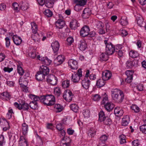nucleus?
<instances>
[{
    "label": "nucleus",
    "instance_id": "10",
    "mask_svg": "<svg viewBox=\"0 0 146 146\" xmlns=\"http://www.w3.org/2000/svg\"><path fill=\"white\" fill-rule=\"evenodd\" d=\"M68 63L69 66L72 69H77L78 68V62L75 60L70 59L68 61Z\"/></svg>",
    "mask_w": 146,
    "mask_h": 146
},
{
    "label": "nucleus",
    "instance_id": "31",
    "mask_svg": "<svg viewBox=\"0 0 146 146\" xmlns=\"http://www.w3.org/2000/svg\"><path fill=\"white\" fill-rule=\"evenodd\" d=\"M45 76L40 72L39 71H38L35 75L36 79L38 81L43 80L44 79Z\"/></svg>",
    "mask_w": 146,
    "mask_h": 146
},
{
    "label": "nucleus",
    "instance_id": "30",
    "mask_svg": "<svg viewBox=\"0 0 146 146\" xmlns=\"http://www.w3.org/2000/svg\"><path fill=\"white\" fill-rule=\"evenodd\" d=\"M114 113L117 116L120 117L123 114V110L119 107H116L114 110Z\"/></svg>",
    "mask_w": 146,
    "mask_h": 146
},
{
    "label": "nucleus",
    "instance_id": "44",
    "mask_svg": "<svg viewBox=\"0 0 146 146\" xmlns=\"http://www.w3.org/2000/svg\"><path fill=\"white\" fill-rule=\"evenodd\" d=\"M48 100L49 104L48 106H51L54 105L55 102V100L54 97L52 95H50V98Z\"/></svg>",
    "mask_w": 146,
    "mask_h": 146
},
{
    "label": "nucleus",
    "instance_id": "58",
    "mask_svg": "<svg viewBox=\"0 0 146 146\" xmlns=\"http://www.w3.org/2000/svg\"><path fill=\"white\" fill-rule=\"evenodd\" d=\"M44 13L45 15L48 17L52 16L53 14L52 12L49 9L45 10L44 12Z\"/></svg>",
    "mask_w": 146,
    "mask_h": 146
},
{
    "label": "nucleus",
    "instance_id": "40",
    "mask_svg": "<svg viewBox=\"0 0 146 146\" xmlns=\"http://www.w3.org/2000/svg\"><path fill=\"white\" fill-rule=\"evenodd\" d=\"M29 98L33 100V102L40 101V96L39 97L37 96L30 94L29 96Z\"/></svg>",
    "mask_w": 146,
    "mask_h": 146
},
{
    "label": "nucleus",
    "instance_id": "46",
    "mask_svg": "<svg viewBox=\"0 0 146 146\" xmlns=\"http://www.w3.org/2000/svg\"><path fill=\"white\" fill-rule=\"evenodd\" d=\"M26 136L24 135H20L19 141V143H28V140Z\"/></svg>",
    "mask_w": 146,
    "mask_h": 146
},
{
    "label": "nucleus",
    "instance_id": "4",
    "mask_svg": "<svg viewBox=\"0 0 146 146\" xmlns=\"http://www.w3.org/2000/svg\"><path fill=\"white\" fill-rule=\"evenodd\" d=\"M14 105L16 108L20 110H23L27 111L29 108V105L24 102L20 104L16 102L14 103Z\"/></svg>",
    "mask_w": 146,
    "mask_h": 146
},
{
    "label": "nucleus",
    "instance_id": "37",
    "mask_svg": "<svg viewBox=\"0 0 146 146\" xmlns=\"http://www.w3.org/2000/svg\"><path fill=\"white\" fill-rule=\"evenodd\" d=\"M121 24L125 26L128 24V21L127 19V18L125 16H123L121 17L120 20Z\"/></svg>",
    "mask_w": 146,
    "mask_h": 146
},
{
    "label": "nucleus",
    "instance_id": "47",
    "mask_svg": "<svg viewBox=\"0 0 146 146\" xmlns=\"http://www.w3.org/2000/svg\"><path fill=\"white\" fill-rule=\"evenodd\" d=\"M121 144H122L126 143L125 136L123 134L120 135L119 137Z\"/></svg>",
    "mask_w": 146,
    "mask_h": 146
},
{
    "label": "nucleus",
    "instance_id": "5",
    "mask_svg": "<svg viewBox=\"0 0 146 146\" xmlns=\"http://www.w3.org/2000/svg\"><path fill=\"white\" fill-rule=\"evenodd\" d=\"M96 29L100 34L102 35L105 33V31L104 27V24L103 23L100 21H97L96 25Z\"/></svg>",
    "mask_w": 146,
    "mask_h": 146
},
{
    "label": "nucleus",
    "instance_id": "33",
    "mask_svg": "<svg viewBox=\"0 0 146 146\" xmlns=\"http://www.w3.org/2000/svg\"><path fill=\"white\" fill-rule=\"evenodd\" d=\"M105 80L102 78L96 81V85L98 87H101L104 85L105 84Z\"/></svg>",
    "mask_w": 146,
    "mask_h": 146
},
{
    "label": "nucleus",
    "instance_id": "45",
    "mask_svg": "<svg viewBox=\"0 0 146 146\" xmlns=\"http://www.w3.org/2000/svg\"><path fill=\"white\" fill-rule=\"evenodd\" d=\"M74 2L76 3L84 6L87 3L86 0H74Z\"/></svg>",
    "mask_w": 146,
    "mask_h": 146
},
{
    "label": "nucleus",
    "instance_id": "49",
    "mask_svg": "<svg viewBox=\"0 0 146 146\" xmlns=\"http://www.w3.org/2000/svg\"><path fill=\"white\" fill-rule=\"evenodd\" d=\"M70 85V81L66 80L63 81L62 83V86L64 88H67Z\"/></svg>",
    "mask_w": 146,
    "mask_h": 146
},
{
    "label": "nucleus",
    "instance_id": "38",
    "mask_svg": "<svg viewBox=\"0 0 146 146\" xmlns=\"http://www.w3.org/2000/svg\"><path fill=\"white\" fill-rule=\"evenodd\" d=\"M96 130L95 129L92 128L88 131V135L91 137H94L96 135Z\"/></svg>",
    "mask_w": 146,
    "mask_h": 146
},
{
    "label": "nucleus",
    "instance_id": "2",
    "mask_svg": "<svg viewBox=\"0 0 146 146\" xmlns=\"http://www.w3.org/2000/svg\"><path fill=\"white\" fill-rule=\"evenodd\" d=\"M71 76L72 81L74 83L78 82L82 76V72L81 69H79L77 72H72Z\"/></svg>",
    "mask_w": 146,
    "mask_h": 146
},
{
    "label": "nucleus",
    "instance_id": "53",
    "mask_svg": "<svg viewBox=\"0 0 146 146\" xmlns=\"http://www.w3.org/2000/svg\"><path fill=\"white\" fill-rule=\"evenodd\" d=\"M131 108L135 113L139 112L140 110L139 108L135 105H132L131 106Z\"/></svg>",
    "mask_w": 146,
    "mask_h": 146
},
{
    "label": "nucleus",
    "instance_id": "64",
    "mask_svg": "<svg viewBox=\"0 0 146 146\" xmlns=\"http://www.w3.org/2000/svg\"><path fill=\"white\" fill-rule=\"evenodd\" d=\"M103 121L104 122V124L107 125H110L111 123V119L108 117H107L106 119H105Z\"/></svg>",
    "mask_w": 146,
    "mask_h": 146
},
{
    "label": "nucleus",
    "instance_id": "21",
    "mask_svg": "<svg viewBox=\"0 0 146 146\" xmlns=\"http://www.w3.org/2000/svg\"><path fill=\"white\" fill-rule=\"evenodd\" d=\"M51 46L54 53L57 52L59 49V44L58 41H55L52 43Z\"/></svg>",
    "mask_w": 146,
    "mask_h": 146
},
{
    "label": "nucleus",
    "instance_id": "52",
    "mask_svg": "<svg viewBox=\"0 0 146 146\" xmlns=\"http://www.w3.org/2000/svg\"><path fill=\"white\" fill-rule=\"evenodd\" d=\"M92 98L95 101H98L100 99L101 96L98 94L92 95Z\"/></svg>",
    "mask_w": 146,
    "mask_h": 146
},
{
    "label": "nucleus",
    "instance_id": "18",
    "mask_svg": "<svg viewBox=\"0 0 146 146\" xmlns=\"http://www.w3.org/2000/svg\"><path fill=\"white\" fill-rule=\"evenodd\" d=\"M126 66L128 68H132L133 66H136L138 64L137 62L135 60H129L126 63Z\"/></svg>",
    "mask_w": 146,
    "mask_h": 146
},
{
    "label": "nucleus",
    "instance_id": "54",
    "mask_svg": "<svg viewBox=\"0 0 146 146\" xmlns=\"http://www.w3.org/2000/svg\"><path fill=\"white\" fill-rule=\"evenodd\" d=\"M17 72L21 76H22L24 73V71L20 65H17Z\"/></svg>",
    "mask_w": 146,
    "mask_h": 146
},
{
    "label": "nucleus",
    "instance_id": "8",
    "mask_svg": "<svg viewBox=\"0 0 146 146\" xmlns=\"http://www.w3.org/2000/svg\"><path fill=\"white\" fill-rule=\"evenodd\" d=\"M46 80L47 82L51 85H55L57 84V79L54 75L50 74L48 76Z\"/></svg>",
    "mask_w": 146,
    "mask_h": 146
},
{
    "label": "nucleus",
    "instance_id": "61",
    "mask_svg": "<svg viewBox=\"0 0 146 146\" xmlns=\"http://www.w3.org/2000/svg\"><path fill=\"white\" fill-rule=\"evenodd\" d=\"M129 121L128 118H123L122 119L121 124L122 126H126L128 124Z\"/></svg>",
    "mask_w": 146,
    "mask_h": 146
},
{
    "label": "nucleus",
    "instance_id": "59",
    "mask_svg": "<svg viewBox=\"0 0 146 146\" xmlns=\"http://www.w3.org/2000/svg\"><path fill=\"white\" fill-rule=\"evenodd\" d=\"M108 137L106 135H103L100 138V141L102 143H104L107 140Z\"/></svg>",
    "mask_w": 146,
    "mask_h": 146
},
{
    "label": "nucleus",
    "instance_id": "56",
    "mask_svg": "<svg viewBox=\"0 0 146 146\" xmlns=\"http://www.w3.org/2000/svg\"><path fill=\"white\" fill-rule=\"evenodd\" d=\"M12 8L14 10L17 12L19 11L20 9L18 4L16 3H15L13 4Z\"/></svg>",
    "mask_w": 146,
    "mask_h": 146
},
{
    "label": "nucleus",
    "instance_id": "23",
    "mask_svg": "<svg viewBox=\"0 0 146 146\" xmlns=\"http://www.w3.org/2000/svg\"><path fill=\"white\" fill-rule=\"evenodd\" d=\"M91 13V11L90 9L89 8H85L82 14V16L85 19H86L89 17Z\"/></svg>",
    "mask_w": 146,
    "mask_h": 146
},
{
    "label": "nucleus",
    "instance_id": "63",
    "mask_svg": "<svg viewBox=\"0 0 146 146\" xmlns=\"http://www.w3.org/2000/svg\"><path fill=\"white\" fill-rule=\"evenodd\" d=\"M140 130L143 133L146 134V125H143L140 127Z\"/></svg>",
    "mask_w": 146,
    "mask_h": 146
},
{
    "label": "nucleus",
    "instance_id": "48",
    "mask_svg": "<svg viewBox=\"0 0 146 146\" xmlns=\"http://www.w3.org/2000/svg\"><path fill=\"white\" fill-rule=\"evenodd\" d=\"M70 107L72 110L74 112H76L79 109V107L77 105L75 104H71Z\"/></svg>",
    "mask_w": 146,
    "mask_h": 146
},
{
    "label": "nucleus",
    "instance_id": "32",
    "mask_svg": "<svg viewBox=\"0 0 146 146\" xmlns=\"http://www.w3.org/2000/svg\"><path fill=\"white\" fill-rule=\"evenodd\" d=\"M20 4L21 5L20 8L23 11L27 10L29 8V4L28 3L24 1H22L20 3Z\"/></svg>",
    "mask_w": 146,
    "mask_h": 146
},
{
    "label": "nucleus",
    "instance_id": "34",
    "mask_svg": "<svg viewBox=\"0 0 146 146\" xmlns=\"http://www.w3.org/2000/svg\"><path fill=\"white\" fill-rule=\"evenodd\" d=\"M107 117L105 116L104 112L103 111H101L99 113V120L102 122L106 119Z\"/></svg>",
    "mask_w": 146,
    "mask_h": 146
},
{
    "label": "nucleus",
    "instance_id": "22",
    "mask_svg": "<svg viewBox=\"0 0 146 146\" xmlns=\"http://www.w3.org/2000/svg\"><path fill=\"white\" fill-rule=\"evenodd\" d=\"M87 44L84 40H81L78 45V48L80 50L83 51L86 50L87 48Z\"/></svg>",
    "mask_w": 146,
    "mask_h": 146
},
{
    "label": "nucleus",
    "instance_id": "50",
    "mask_svg": "<svg viewBox=\"0 0 146 146\" xmlns=\"http://www.w3.org/2000/svg\"><path fill=\"white\" fill-rule=\"evenodd\" d=\"M29 105V107H30L33 109H36L37 108L38 105L36 102H33V101H32L30 102Z\"/></svg>",
    "mask_w": 146,
    "mask_h": 146
},
{
    "label": "nucleus",
    "instance_id": "17",
    "mask_svg": "<svg viewBox=\"0 0 146 146\" xmlns=\"http://www.w3.org/2000/svg\"><path fill=\"white\" fill-rule=\"evenodd\" d=\"M90 84V80L88 78H84L82 80L81 84L82 87L85 89H88Z\"/></svg>",
    "mask_w": 146,
    "mask_h": 146
},
{
    "label": "nucleus",
    "instance_id": "3",
    "mask_svg": "<svg viewBox=\"0 0 146 146\" xmlns=\"http://www.w3.org/2000/svg\"><path fill=\"white\" fill-rule=\"evenodd\" d=\"M104 43L106 45V53L108 55L112 54L115 51L114 47L108 40H104Z\"/></svg>",
    "mask_w": 146,
    "mask_h": 146
},
{
    "label": "nucleus",
    "instance_id": "57",
    "mask_svg": "<svg viewBox=\"0 0 146 146\" xmlns=\"http://www.w3.org/2000/svg\"><path fill=\"white\" fill-rule=\"evenodd\" d=\"M13 114L14 113L13 110L12 109H9L7 113V117L8 119H10L11 117Z\"/></svg>",
    "mask_w": 146,
    "mask_h": 146
},
{
    "label": "nucleus",
    "instance_id": "12",
    "mask_svg": "<svg viewBox=\"0 0 146 146\" xmlns=\"http://www.w3.org/2000/svg\"><path fill=\"white\" fill-rule=\"evenodd\" d=\"M62 141L60 143L61 146H69L70 145L71 139L68 137H62Z\"/></svg>",
    "mask_w": 146,
    "mask_h": 146
},
{
    "label": "nucleus",
    "instance_id": "51",
    "mask_svg": "<svg viewBox=\"0 0 146 146\" xmlns=\"http://www.w3.org/2000/svg\"><path fill=\"white\" fill-rule=\"evenodd\" d=\"M54 93L57 97L60 96L61 94V90L59 87H56L54 88Z\"/></svg>",
    "mask_w": 146,
    "mask_h": 146
},
{
    "label": "nucleus",
    "instance_id": "41",
    "mask_svg": "<svg viewBox=\"0 0 146 146\" xmlns=\"http://www.w3.org/2000/svg\"><path fill=\"white\" fill-rule=\"evenodd\" d=\"M32 38L35 42H39L40 41V37L39 35L36 33L32 35Z\"/></svg>",
    "mask_w": 146,
    "mask_h": 146
},
{
    "label": "nucleus",
    "instance_id": "36",
    "mask_svg": "<svg viewBox=\"0 0 146 146\" xmlns=\"http://www.w3.org/2000/svg\"><path fill=\"white\" fill-rule=\"evenodd\" d=\"M31 25L32 33L34 34H36L37 33L38 30L37 25L35 22H33L31 23Z\"/></svg>",
    "mask_w": 146,
    "mask_h": 146
},
{
    "label": "nucleus",
    "instance_id": "26",
    "mask_svg": "<svg viewBox=\"0 0 146 146\" xmlns=\"http://www.w3.org/2000/svg\"><path fill=\"white\" fill-rule=\"evenodd\" d=\"M28 131V125L25 123H23L22 125V132L23 135H26Z\"/></svg>",
    "mask_w": 146,
    "mask_h": 146
},
{
    "label": "nucleus",
    "instance_id": "6",
    "mask_svg": "<svg viewBox=\"0 0 146 146\" xmlns=\"http://www.w3.org/2000/svg\"><path fill=\"white\" fill-rule=\"evenodd\" d=\"M73 96L72 92L69 90H67L65 91L64 93L63 98L66 101L70 102Z\"/></svg>",
    "mask_w": 146,
    "mask_h": 146
},
{
    "label": "nucleus",
    "instance_id": "13",
    "mask_svg": "<svg viewBox=\"0 0 146 146\" xmlns=\"http://www.w3.org/2000/svg\"><path fill=\"white\" fill-rule=\"evenodd\" d=\"M133 73V72L132 70H127L126 71L125 74L127 77L125 79V82L128 83H129L132 81Z\"/></svg>",
    "mask_w": 146,
    "mask_h": 146
},
{
    "label": "nucleus",
    "instance_id": "39",
    "mask_svg": "<svg viewBox=\"0 0 146 146\" xmlns=\"http://www.w3.org/2000/svg\"><path fill=\"white\" fill-rule=\"evenodd\" d=\"M45 6L48 8H51L53 7L54 4V0H45Z\"/></svg>",
    "mask_w": 146,
    "mask_h": 146
},
{
    "label": "nucleus",
    "instance_id": "42",
    "mask_svg": "<svg viewBox=\"0 0 146 146\" xmlns=\"http://www.w3.org/2000/svg\"><path fill=\"white\" fill-rule=\"evenodd\" d=\"M129 55L131 57L133 58H135L139 56V54L136 51L131 50L129 53Z\"/></svg>",
    "mask_w": 146,
    "mask_h": 146
},
{
    "label": "nucleus",
    "instance_id": "9",
    "mask_svg": "<svg viewBox=\"0 0 146 146\" xmlns=\"http://www.w3.org/2000/svg\"><path fill=\"white\" fill-rule=\"evenodd\" d=\"M37 58L39 60L41 61L42 63L46 65H49L51 64L52 61L48 58L47 57H42L38 55L37 56Z\"/></svg>",
    "mask_w": 146,
    "mask_h": 146
},
{
    "label": "nucleus",
    "instance_id": "15",
    "mask_svg": "<svg viewBox=\"0 0 146 146\" xmlns=\"http://www.w3.org/2000/svg\"><path fill=\"white\" fill-rule=\"evenodd\" d=\"M112 75L111 72L108 70H106L102 73V78L104 80H107L110 79Z\"/></svg>",
    "mask_w": 146,
    "mask_h": 146
},
{
    "label": "nucleus",
    "instance_id": "28",
    "mask_svg": "<svg viewBox=\"0 0 146 146\" xmlns=\"http://www.w3.org/2000/svg\"><path fill=\"white\" fill-rule=\"evenodd\" d=\"M137 24L140 27H143L144 24L143 19L142 16L139 15H138L136 17Z\"/></svg>",
    "mask_w": 146,
    "mask_h": 146
},
{
    "label": "nucleus",
    "instance_id": "27",
    "mask_svg": "<svg viewBox=\"0 0 146 146\" xmlns=\"http://www.w3.org/2000/svg\"><path fill=\"white\" fill-rule=\"evenodd\" d=\"M13 39L14 43L17 45L20 44L22 42L21 38L17 35H13Z\"/></svg>",
    "mask_w": 146,
    "mask_h": 146
},
{
    "label": "nucleus",
    "instance_id": "14",
    "mask_svg": "<svg viewBox=\"0 0 146 146\" xmlns=\"http://www.w3.org/2000/svg\"><path fill=\"white\" fill-rule=\"evenodd\" d=\"M80 25V23L75 19H73L72 20L70 23V27L72 29L75 30Z\"/></svg>",
    "mask_w": 146,
    "mask_h": 146
},
{
    "label": "nucleus",
    "instance_id": "24",
    "mask_svg": "<svg viewBox=\"0 0 146 146\" xmlns=\"http://www.w3.org/2000/svg\"><path fill=\"white\" fill-rule=\"evenodd\" d=\"M50 96V95L40 96V102H43L44 104L48 106L49 104L48 100L49 99H49Z\"/></svg>",
    "mask_w": 146,
    "mask_h": 146
},
{
    "label": "nucleus",
    "instance_id": "16",
    "mask_svg": "<svg viewBox=\"0 0 146 146\" xmlns=\"http://www.w3.org/2000/svg\"><path fill=\"white\" fill-rule=\"evenodd\" d=\"M49 71L48 67L42 65L40 66L39 71L45 76L49 73Z\"/></svg>",
    "mask_w": 146,
    "mask_h": 146
},
{
    "label": "nucleus",
    "instance_id": "25",
    "mask_svg": "<svg viewBox=\"0 0 146 146\" xmlns=\"http://www.w3.org/2000/svg\"><path fill=\"white\" fill-rule=\"evenodd\" d=\"M105 108L108 111H110L114 107V104L111 102H107L104 105Z\"/></svg>",
    "mask_w": 146,
    "mask_h": 146
},
{
    "label": "nucleus",
    "instance_id": "11",
    "mask_svg": "<svg viewBox=\"0 0 146 146\" xmlns=\"http://www.w3.org/2000/svg\"><path fill=\"white\" fill-rule=\"evenodd\" d=\"M89 31V27L87 26H85L80 30V35L82 36L85 37L88 35Z\"/></svg>",
    "mask_w": 146,
    "mask_h": 146
},
{
    "label": "nucleus",
    "instance_id": "20",
    "mask_svg": "<svg viewBox=\"0 0 146 146\" xmlns=\"http://www.w3.org/2000/svg\"><path fill=\"white\" fill-rule=\"evenodd\" d=\"M55 25L57 28L61 29L64 27L65 23L63 19H59L56 22Z\"/></svg>",
    "mask_w": 146,
    "mask_h": 146
},
{
    "label": "nucleus",
    "instance_id": "29",
    "mask_svg": "<svg viewBox=\"0 0 146 146\" xmlns=\"http://www.w3.org/2000/svg\"><path fill=\"white\" fill-rule=\"evenodd\" d=\"M63 109L64 108L62 106L59 104H56L54 106V111L56 113L61 112Z\"/></svg>",
    "mask_w": 146,
    "mask_h": 146
},
{
    "label": "nucleus",
    "instance_id": "19",
    "mask_svg": "<svg viewBox=\"0 0 146 146\" xmlns=\"http://www.w3.org/2000/svg\"><path fill=\"white\" fill-rule=\"evenodd\" d=\"M56 128L59 131H60V137H64L66 135L65 131L63 129V127L61 123L58 124L56 126Z\"/></svg>",
    "mask_w": 146,
    "mask_h": 146
},
{
    "label": "nucleus",
    "instance_id": "1",
    "mask_svg": "<svg viewBox=\"0 0 146 146\" xmlns=\"http://www.w3.org/2000/svg\"><path fill=\"white\" fill-rule=\"evenodd\" d=\"M111 97L113 100L118 103H121L124 99V94L121 90L115 89L111 91Z\"/></svg>",
    "mask_w": 146,
    "mask_h": 146
},
{
    "label": "nucleus",
    "instance_id": "7",
    "mask_svg": "<svg viewBox=\"0 0 146 146\" xmlns=\"http://www.w3.org/2000/svg\"><path fill=\"white\" fill-rule=\"evenodd\" d=\"M64 60V56L62 55H58L54 60V63L55 66L62 64Z\"/></svg>",
    "mask_w": 146,
    "mask_h": 146
},
{
    "label": "nucleus",
    "instance_id": "55",
    "mask_svg": "<svg viewBox=\"0 0 146 146\" xmlns=\"http://www.w3.org/2000/svg\"><path fill=\"white\" fill-rule=\"evenodd\" d=\"M5 143V141L3 135H0V146H2L4 145Z\"/></svg>",
    "mask_w": 146,
    "mask_h": 146
},
{
    "label": "nucleus",
    "instance_id": "60",
    "mask_svg": "<svg viewBox=\"0 0 146 146\" xmlns=\"http://www.w3.org/2000/svg\"><path fill=\"white\" fill-rule=\"evenodd\" d=\"M83 114L85 118H88L89 117L90 115V111L87 110H84Z\"/></svg>",
    "mask_w": 146,
    "mask_h": 146
},
{
    "label": "nucleus",
    "instance_id": "35",
    "mask_svg": "<svg viewBox=\"0 0 146 146\" xmlns=\"http://www.w3.org/2000/svg\"><path fill=\"white\" fill-rule=\"evenodd\" d=\"M10 97L9 94L7 92H4L1 94V98L4 100H7Z\"/></svg>",
    "mask_w": 146,
    "mask_h": 146
},
{
    "label": "nucleus",
    "instance_id": "62",
    "mask_svg": "<svg viewBox=\"0 0 146 146\" xmlns=\"http://www.w3.org/2000/svg\"><path fill=\"white\" fill-rule=\"evenodd\" d=\"M76 5L74 7V9L76 11H79L82 9V7L83 6L77 4H76Z\"/></svg>",
    "mask_w": 146,
    "mask_h": 146
},
{
    "label": "nucleus",
    "instance_id": "43",
    "mask_svg": "<svg viewBox=\"0 0 146 146\" xmlns=\"http://www.w3.org/2000/svg\"><path fill=\"white\" fill-rule=\"evenodd\" d=\"M108 55L106 53H102L100 56V60L101 61H106L107 60L108 58Z\"/></svg>",
    "mask_w": 146,
    "mask_h": 146
}]
</instances>
